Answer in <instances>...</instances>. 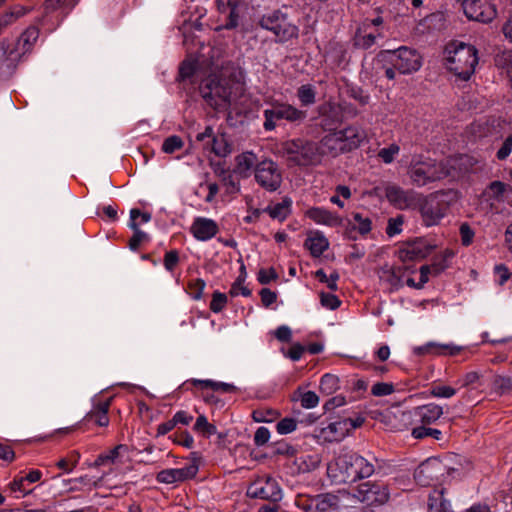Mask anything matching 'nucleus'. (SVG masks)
I'll return each mask as SVG.
<instances>
[{
  "label": "nucleus",
  "mask_w": 512,
  "mask_h": 512,
  "mask_svg": "<svg viewBox=\"0 0 512 512\" xmlns=\"http://www.w3.org/2000/svg\"><path fill=\"white\" fill-rule=\"evenodd\" d=\"M405 218L403 215H398L393 218H389L387 227H386V234L389 237H394L402 232V226L404 224Z\"/></svg>",
  "instance_id": "obj_48"
},
{
  "label": "nucleus",
  "mask_w": 512,
  "mask_h": 512,
  "mask_svg": "<svg viewBox=\"0 0 512 512\" xmlns=\"http://www.w3.org/2000/svg\"><path fill=\"white\" fill-rule=\"evenodd\" d=\"M242 274L236 279V281L232 284L229 294L232 297H236L239 294L244 297H249L251 295V290L245 286H243V282L245 281V266L241 267Z\"/></svg>",
  "instance_id": "obj_42"
},
{
  "label": "nucleus",
  "mask_w": 512,
  "mask_h": 512,
  "mask_svg": "<svg viewBox=\"0 0 512 512\" xmlns=\"http://www.w3.org/2000/svg\"><path fill=\"white\" fill-rule=\"evenodd\" d=\"M222 181L228 194H236L240 191V181L233 174L224 176Z\"/></svg>",
  "instance_id": "obj_60"
},
{
  "label": "nucleus",
  "mask_w": 512,
  "mask_h": 512,
  "mask_svg": "<svg viewBox=\"0 0 512 512\" xmlns=\"http://www.w3.org/2000/svg\"><path fill=\"white\" fill-rule=\"evenodd\" d=\"M395 391L392 383L378 382L372 386L371 393L376 397L388 396Z\"/></svg>",
  "instance_id": "obj_59"
},
{
  "label": "nucleus",
  "mask_w": 512,
  "mask_h": 512,
  "mask_svg": "<svg viewBox=\"0 0 512 512\" xmlns=\"http://www.w3.org/2000/svg\"><path fill=\"white\" fill-rule=\"evenodd\" d=\"M317 90L312 84H303L297 88L296 97L301 107H310L316 103Z\"/></svg>",
  "instance_id": "obj_31"
},
{
  "label": "nucleus",
  "mask_w": 512,
  "mask_h": 512,
  "mask_svg": "<svg viewBox=\"0 0 512 512\" xmlns=\"http://www.w3.org/2000/svg\"><path fill=\"white\" fill-rule=\"evenodd\" d=\"M26 483L27 482L23 476H15L13 481L9 483L8 487L12 493L19 492L25 496L32 492V489L27 488Z\"/></svg>",
  "instance_id": "obj_52"
},
{
  "label": "nucleus",
  "mask_w": 512,
  "mask_h": 512,
  "mask_svg": "<svg viewBox=\"0 0 512 512\" xmlns=\"http://www.w3.org/2000/svg\"><path fill=\"white\" fill-rule=\"evenodd\" d=\"M227 304V295L225 293L215 291L212 294L210 302V310L214 313H220Z\"/></svg>",
  "instance_id": "obj_50"
},
{
  "label": "nucleus",
  "mask_w": 512,
  "mask_h": 512,
  "mask_svg": "<svg viewBox=\"0 0 512 512\" xmlns=\"http://www.w3.org/2000/svg\"><path fill=\"white\" fill-rule=\"evenodd\" d=\"M408 175L415 186L423 187L447 178L450 171L444 162H437L429 157L415 155L409 164Z\"/></svg>",
  "instance_id": "obj_5"
},
{
  "label": "nucleus",
  "mask_w": 512,
  "mask_h": 512,
  "mask_svg": "<svg viewBox=\"0 0 512 512\" xmlns=\"http://www.w3.org/2000/svg\"><path fill=\"white\" fill-rule=\"evenodd\" d=\"M0 50L3 51V59L0 62V70L4 71L5 68L8 72H13L20 59V53L17 49H10L9 43L6 39L0 41Z\"/></svg>",
  "instance_id": "obj_28"
},
{
  "label": "nucleus",
  "mask_w": 512,
  "mask_h": 512,
  "mask_svg": "<svg viewBox=\"0 0 512 512\" xmlns=\"http://www.w3.org/2000/svg\"><path fill=\"white\" fill-rule=\"evenodd\" d=\"M280 416V413L272 408H258L253 411L252 417L256 422H273Z\"/></svg>",
  "instance_id": "obj_41"
},
{
  "label": "nucleus",
  "mask_w": 512,
  "mask_h": 512,
  "mask_svg": "<svg viewBox=\"0 0 512 512\" xmlns=\"http://www.w3.org/2000/svg\"><path fill=\"white\" fill-rule=\"evenodd\" d=\"M282 149L288 161L297 166L317 165L323 157L318 142L301 138L284 142Z\"/></svg>",
  "instance_id": "obj_8"
},
{
  "label": "nucleus",
  "mask_w": 512,
  "mask_h": 512,
  "mask_svg": "<svg viewBox=\"0 0 512 512\" xmlns=\"http://www.w3.org/2000/svg\"><path fill=\"white\" fill-rule=\"evenodd\" d=\"M381 33L378 29L372 30L370 25H367V20L363 22V24L357 29L354 36V45L361 49H369L374 44H376V40L381 37Z\"/></svg>",
  "instance_id": "obj_24"
},
{
  "label": "nucleus",
  "mask_w": 512,
  "mask_h": 512,
  "mask_svg": "<svg viewBox=\"0 0 512 512\" xmlns=\"http://www.w3.org/2000/svg\"><path fill=\"white\" fill-rule=\"evenodd\" d=\"M188 385H193L195 387H199L202 390L211 389L213 391H220L222 393H231L236 391V387L233 384L224 383V382H216L213 380H200V379H190L183 383V387L188 389Z\"/></svg>",
  "instance_id": "obj_27"
},
{
  "label": "nucleus",
  "mask_w": 512,
  "mask_h": 512,
  "mask_svg": "<svg viewBox=\"0 0 512 512\" xmlns=\"http://www.w3.org/2000/svg\"><path fill=\"white\" fill-rule=\"evenodd\" d=\"M217 12L225 17L223 28L236 29L241 21L247 5L243 0H214Z\"/></svg>",
  "instance_id": "obj_14"
},
{
  "label": "nucleus",
  "mask_w": 512,
  "mask_h": 512,
  "mask_svg": "<svg viewBox=\"0 0 512 512\" xmlns=\"http://www.w3.org/2000/svg\"><path fill=\"white\" fill-rule=\"evenodd\" d=\"M86 422H93L100 427H107L109 425V417L106 414L92 410L88 412L84 418Z\"/></svg>",
  "instance_id": "obj_55"
},
{
  "label": "nucleus",
  "mask_w": 512,
  "mask_h": 512,
  "mask_svg": "<svg viewBox=\"0 0 512 512\" xmlns=\"http://www.w3.org/2000/svg\"><path fill=\"white\" fill-rule=\"evenodd\" d=\"M184 146V142L181 137L177 135H171L167 137L162 144V151L167 154H172L177 150H180Z\"/></svg>",
  "instance_id": "obj_47"
},
{
  "label": "nucleus",
  "mask_w": 512,
  "mask_h": 512,
  "mask_svg": "<svg viewBox=\"0 0 512 512\" xmlns=\"http://www.w3.org/2000/svg\"><path fill=\"white\" fill-rule=\"evenodd\" d=\"M206 283L203 279L197 278L190 280L187 285V293L194 300H200L203 295Z\"/></svg>",
  "instance_id": "obj_46"
},
{
  "label": "nucleus",
  "mask_w": 512,
  "mask_h": 512,
  "mask_svg": "<svg viewBox=\"0 0 512 512\" xmlns=\"http://www.w3.org/2000/svg\"><path fill=\"white\" fill-rule=\"evenodd\" d=\"M297 424H298V422L296 419L286 417V418L281 419L276 424V430L279 434L286 435V434H289V433H292L293 431H295L297 428Z\"/></svg>",
  "instance_id": "obj_51"
},
{
  "label": "nucleus",
  "mask_w": 512,
  "mask_h": 512,
  "mask_svg": "<svg viewBox=\"0 0 512 512\" xmlns=\"http://www.w3.org/2000/svg\"><path fill=\"white\" fill-rule=\"evenodd\" d=\"M126 446L119 444L109 451L103 452L97 456L93 463V467H100L107 464H113L120 456V451L125 450Z\"/></svg>",
  "instance_id": "obj_34"
},
{
  "label": "nucleus",
  "mask_w": 512,
  "mask_h": 512,
  "mask_svg": "<svg viewBox=\"0 0 512 512\" xmlns=\"http://www.w3.org/2000/svg\"><path fill=\"white\" fill-rule=\"evenodd\" d=\"M260 161L252 151L243 152L235 157L234 172L241 178H248L254 174V169Z\"/></svg>",
  "instance_id": "obj_21"
},
{
  "label": "nucleus",
  "mask_w": 512,
  "mask_h": 512,
  "mask_svg": "<svg viewBox=\"0 0 512 512\" xmlns=\"http://www.w3.org/2000/svg\"><path fill=\"white\" fill-rule=\"evenodd\" d=\"M306 216L317 224L337 227L342 224V218L323 207H312L306 212Z\"/></svg>",
  "instance_id": "obj_23"
},
{
  "label": "nucleus",
  "mask_w": 512,
  "mask_h": 512,
  "mask_svg": "<svg viewBox=\"0 0 512 512\" xmlns=\"http://www.w3.org/2000/svg\"><path fill=\"white\" fill-rule=\"evenodd\" d=\"M495 66L506 73L512 86V50H503L494 57Z\"/></svg>",
  "instance_id": "obj_33"
},
{
  "label": "nucleus",
  "mask_w": 512,
  "mask_h": 512,
  "mask_svg": "<svg viewBox=\"0 0 512 512\" xmlns=\"http://www.w3.org/2000/svg\"><path fill=\"white\" fill-rule=\"evenodd\" d=\"M355 222L356 229L362 236H366L372 230V221L369 217H364L361 213L355 212L352 214Z\"/></svg>",
  "instance_id": "obj_44"
},
{
  "label": "nucleus",
  "mask_w": 512,
  "mask_h": 512,
  "mask_svg": "<svg viewBox=\"0 0 512 512\" xmlns=\"http://www.w3.org/2000/svg\"><path fill=\"white\" fill-rule=\"evenodd\" d=\"M193 429L206 438H209L217 433L216 426L209 423L206 416L204 415H199L197 417Z\"/></svg>",
  "instance_id": "obj_38"
},
{
  "label": "nucleus",
  "mask_w": 512,
  "mask_h": 512,
  "mask_svg": "<svg viewBox=\"0 0 512 512\" xmlns=\"http://www.w3.org/2000/svg\"><path fill=\"white\" fill-rule=\"evenodd\" d=\"M80 0H45L44 10L46 13L54 12L57 9H62L68 14Z\"/></svg>",
  "instance_id": "obj_36"
},
{
  "label": "nucleus",
  "mask_w": 512,
  "mask_h": 512,
  "mask_svg": "<svg viewBox=\"0 0 512 512\" xmlns=\"http://www.w3.org/2000/svg\"><path fill=\"white\" fill-rule=\"evenodd\" d=\"M206 139L209 140L208 142H211V151L216 156L225 157L231 152L230 146L222 136L217 137L213 135V128L211 126H207L203 132L196 135V140L199 142H204Z\"/></svg>",
  "instance_id": "obj_20"
},
{
  "label": "nucleus",
  "mask_w": 512,
  "mask_h": 512,
  "mask_svg": "<svg viewBox=\"0 0 512 512\" xmlns=\"http://www.w3.org/2000/svg\"><path fill=\"white\" fill-rule=\"evenodd\" d=\"M454 256L451 250H445V252L434 259L429 265L431 267L432 276H438L449 267L448 260Z\"/></svg>",
  "instance_id": "obj_39"
},
{
  "label": "nucleus",
  "mask_w": 512,
  "mask_h": 512,
  "mask_svg": "<svg viewBox=\"0 0 512 512\" xmlns=\"http://www.w3.org/2000/svg\"><path fill=\"white\" fill-rule=\"evenodd\" d=\"M339 388V378L332 374H325L320 380V390L326 395H330Z\"/></svg>",
  "instance_id": "obj_43"
},
{
  "label": "nucleus",
  "mask_w": 512,
  "mask_h": 512,
  "mask_svg": "<svg viewBox=\"0 0 512 512\" xmlns=\"http://www.w3.org/2000/svg\"><path fill=\"white\" fill-rule=\"evenodd\" d=\"M378 60L382 63L385 77L389 80L396 78V72L404 75L412 74L422 66L420 53L416 49L406 46L382 51L378 55Z\"/></svg>",
  "instance_id": "obj_3"
},
{
  "label": "nucleus",
  "mask_w": 512,
  "mask_h": 512,
  "mask_svg": "<svg viewBox=\"0 0 512 512\" xmlns=\"http://www.w3.org/2000/svg\"><path fill=\"white\" fill-rule=\"evenodd\" d=\"M315 278L318 279L319 282L327 284V287L331 291L338 290L337 281L339 280V273L334 271L328 277L323 269H319L315 272Z\"/></svg>",
  "instance_id": "obj_45"
},
{
  "label": "nucleus",
  "mask_w": 512,
  "mask_h": 512,
  "mask_svg": "<svg viewBox=\"0 0 512 512\" xmlns=\"http://www.w3.org/2000/svg\"><path fill=\"white\" fill-rule=\"evenodd\" d=\"M335 464L344 474L345 480L355 481L368 478L375 471V466L372 462L352 451L341 453L337 457Z\"/></svg>",
  "instance_id": "obj_10"
},
{
  "label": "nucleus",
  "mask_w": 512,
  "mask_h": 512,
  "mask_svg": "<svg viewBox=\"0 0 512 512\" xmlns=\"http://www.w3.org/2000/svg\"><path fill=\"white\" fill-rule=\"evenodd\" d=\"M353 496L360 502L369 505H383L389 500L390 492L388 486L382 482L366 481L354 489Z\"/></svg>",
  "instance_id": "obj_13"
},
{
  "label": "nucleus",
  "mask_w": 512,
  "mask_h": 512,
  "mask_svg": "<svg viewBox=\"0 0 512 512\" xmlns=\"http://www.w3.org/2000/svg\"><path fill=\"white\" fill-rule=\"evenodd\" d=\"M385 196L399 210H415L420 193L414 190H405L398 185H388L385 188Z\"/></svg>",
  "instance_id": "obj_17"
},
{
  "label": "nucleus",
  "mask_w": 512,
  "mask_h": 512,
  "mask_svg": "<svg viewBox=\"0 0 512 512\" xmlns=\"http://www.w3.org/2000/svg\"><path fill=\"white\" fill-rule=\"evenodd\" d=\"M304 247L313 257H320L328 249L329 241L323 234L316 232L305 240Z\"/></svg>",
  "instance_id": "obj_29"
},
{
  "label": "nucleus",
  "mask_w": 512,
  "mask_h": 512,
  "mask_svg": "<svg viewBox=\"0 0 512 512\" xmlns=\"http://www.w3.org/2000/svg\"><path fill=\"white\" fill-rule=\"evenodd\" d=\"M512 152V133L506 137L503 141L501 147L496 152V157L498 160L503 161L506 160Z\"/></svg>",
  "instance_id": "obj_62"
},
{
  "label": "nucleus",
  "mask_w": 512,
  "mask_h": 512,
  "mask_svg": "<svg viewBox=\"0 0 512 512\" xmlns=\"http://www.w3.org/2000/svg\"><path fill=\"white\" fill-rule=\"evenodd\" d=\"M39 37V29L36 26L28 27L18 38L17 44L21 46L22 53L29 52Z\"/></svg>",
  "instance_id": "obj_32"
},
{
  "label": "nucleus",
  "mask_w": 512,
  "mask_h": 512,
  "mask_svg": "<svg viewBox=\"0 0 512 512\" xmlns=\"http://www.w3.org/2000/svg\"><path fill=\"white\" fill-rule=\"evenodd\" d=\"M431 463H423L421 464L415 472V478H417L422 485L426 486L430 484V480L433 479V476L430 473Z\"/></svg>",
  "instance_id": "obj_54"
},
{
  "label": "nucleus",
  "mask_w": 512,
  "mask_h": 512,
  "mask_svg": "<svg viewBox=\"0 0 512 512\" xmlns=\"http://www.w3.org/2000/svg\"><path fill=\"white\" fill-rule=\"evenodd\" d=\"M457 198V192L453 189L438 190L428 195L420 193L416 209L420 213L422 225L425 227L439 225L448 215Z\"/></svg>",
  "instance_id": "obj_2"
},
{
  "label": "nucleus",
  "mask_w": 512,
  "mask_h": 512,
  "mask_svg": "<svg viewBox=\"0 0 512 512\" xmlns=\"http://www.w3.org/2000/svg\"><path fill=\"white\" fill-rule=\"evenodd\" d=\"M430 394L437 398H451L456 394V389L445 385H433Z\"/></svg>",
  "instance_id": "obj_57"
},
{
  "label": "nucleus",
  "mask_w": 512,
  "mask_h": 512,
  "mask_svg": "<svg viewBox=\"0 0 512 512\" xmlns=\"http://www.w3.org/2000/svg\"><path fill=\"white\" fill-rule=\"evenodd\" d=\"M292 201L290 198L285 197L281 202L275 205H269L263 212L267 213L272 219L283 222L291 213Z\"/></svg>",
  "instance_id": "obj_30"
},
{
  "label": "nucleus",
  "mask_w": 512,
  "mask_h": 512,
  "mask_svg": "<svg viewBox=\"0 0 512 512\" xmlns=\"http://www.w3.org/2000/svg\"><path fill=\"white\" fill-rule=\"evenodd\" d=\"M462 348L454 344H438L435 342H428L425 345L414 348V354L418 356L423 355H450L455 356L461 352Z\"/></svg>",
  "instance_id": "obj_22"
},
{
  "label": "nucleus",
  "mask_w": 512,
  "mask_h": 512,
  "mask_svg": "<svg viewBox=\"0 0 512 512\" xmlns=\"http://www.w3.org/2000/svg\"><path fill=\"white\" fill-rule=\"evenodd\" d=\"M253 176L256 184L267 192L277 191L283 181L279 165L270 158H264L259 162Z\"/></svg>",
  "instance_id": "obj_11"
},
{
  "label": "nucleus",
  "mask_w": 512,
  "mask_h": 512,
  "mask_svg": "<svg viewBox=\"0 0 512 512\" xmlns=\"http://www.w3.org/2000/svg\"><path fill=\"white\" fill-rule=\"evenodd\" d=\"M319 397L313 391H307L301 396V406L306 409L314 408L318 405Z\"/></svg>",
  "instance_id": "obj_64"
},
{
  "label": "nucleus",
  "mask_w": 512,
  "mask_h": 512,
  "mask_svg": "<svg viewBox=\"0 0 512 512\" xmlns=\"http://www.w3.org/2000/svg\"><path fill=\"white\" fill-rule=\"evenodd\" d=\"M435 249V246L423 237L403 243L398 250V258L402 262H410L425 259Z\"/></svg>",
  "instance_id": "obj_16"
},
{
  "label": "nucleus",
  "mask_w": 512,
  "mask_h": 512,
  "mask_svg": "<svg viewBox=\"0 0 512 512\" xmlns=\"http://www.w3.org/2000/svg\"><path fill=\"white\" fill-rule=\"evenodd\" d=\"M257 24L271 32L278 43L284 44L299 38V25L285 6L266 12L259 17Z\"/></svg>",
  "instance_id": "obj_4"
},
{
  "label": "nucleus",
  "mask_w": 512,
  "mask_h": 512,
  "mask_svg": "<svg viewBox=\"0 0 512 512\" xmlns=\"http://www.w3.org/2000/svg\"><path fill=\"white\" fill-rule=\"evenodd\" d=\"M175 444L186 448H192L194 439L188 431H180L169 437Z\"/></svg>",
  "instance_id": "obj_53"
},
{
  "label": "nucleus",
  "mask_w": 512,
  "mask_h": 512,
  "mask_svg": "<svg viewBox=\"0 0 512 512\" xmlns=\"http://www.w3.org/2000/svg\"><path fill=\"white\" fill-rule=\"evenodd\" d=\"M235 85L230 79L210 75L201 82L199 91L208 106L220 111L230 105Z\"/></svg>",
  "instance_id": "obj_6"
},
{
  "label": "nucleus",
  "mask_w": 512,
  "mask_h": 512,
  "mask_svg": "<svg viewBox=\"0 0 512 512\" xmlns=\"http://www.w3.org/2000/svg\"><path fill=\"white\" fill-rule=\"evenodd\" d=\"M321 305L325 308L335 310L341 305V300L334 294L321 292L320 293Z\"/></svg>",
  "instance_id": "obj_58"
},
{
  "label": "nucleus",
  "mask_w": 512,
  "mask_h": 512,
  "mask_svg": "<svg viewBox=\"0 0 512 512\" xmlns=\"http://www.w3.org/2000/svg\"><path fill=\"white\" fill-rule=\"evenodd\" d=\"M278 278V274L274 268H262L258 272L257 280L260 284H269L271 281H274Z\"/></svg>",
  "instance_id": "obj_63"
},
{
  "label": "nucleus",
  "mask_w": 512,
  "mask_h": 512,
  "mask_svg": "<svg viewBox=\"0 0 512 512\" xmlns=\"http://www.w3.org/2000/svg\"><path fill=\"white\" fill-rule=\"evenodd\" d=\"M461 243L463 246L472 244L475 233L468 223H462L459 228Z\"/></svg>",
  "instance_id": "obj_61"
},
{
  "label": "nucleus",
  "mask_w": 512,
  "mask_h": 512,
  "mask_svg": "<svg viewBox=\"0 0 512 512\" xmlns=\"http://www.w3.org/2000/svg\"><path fill=\"white\" fill-rule=\"evenodd\" d=\"M190 233L196 240L206 242L219 233V226L218 223L211 218L198 216L194 218L190 226Z\"/></svg>",
  "instance_id": "obj_19"
},
{
  "label": "nucleus",
  "mask_w": 512,
  "mask_h": 512,
  "mask_svg": "<svg viewBox=\"0 0 512 512\" xmlns=\"http://www.w3.org/2000/svg\"><path fill=\"white\" fill-rule=\"evenodd\" d=\"M428 425H421L412 429L411 435L415 439H424L426 437H432L435 440H441L443 437L442 432L436 428L427 427Z\"/></svg>",
  "instance_id": "obj_40"
},
{
  "label": "nucleus",
  "mask_w": 512,
  "mask_h": 512,
  "mask_svg": "<svg viewBox=\"0 0 512 512\" xmlns=\"http://www.w3.org/2000/svg\"><path fill=\"white\" fill-rule=\"evenodd\" d=\"M199 466L195 460L188 462L181 468H170L159 471L156 480L163 484H174L192 479L196 476Z\"/></svg>",
  "instance_id": "obj_18"
},
{
  "label": "nucleus",
  "mask_w": 512,
  "mask_h": 512,
  "mask_svg": "<svg viewBox=\"0 0 512 512\" xmlns=\"http://www.w3.org/2000/svg\"><path fill=\"white\" fill-rule=\"evenodd\" d=\"M320 125L327 132L318 142L323 156L336 157L356 150L367 137L365 130L355 124L333 129L328 119L322 118Z\"/></svg>",
  "instance_id": "obj_1"
},
{
  "label": "nucleus",
  "mask_w": 512,
  "mask_h": 512,
  "mask_svg": "<svg viewBox=\"0 0 512 512\" xmlns=\"http://www.w3.org/2000/svg\"><path fill=\"white\" fill-rule=\"evenodd\" d=\"M446 66L457 78L468 81L475 72L478 64L477 49L465 43H460L453 49L446 48Z\"/></svg>",
  "instance_id": "obj_7"
},
{
  "label": "nucleus",
  "mask_w": 512,
  "mask_h": 512,
  "mask_svg": "<svg viewBox=\"0 0 512 512\" xmlns=\"http://www.w3.org/2000/svg\"><path fill=\"white\" fill-rule=\"evenodd\" d=\"M247 496L272 503H278L283 497L279 483L269 475L257 476L248 486Z\"/></svg>",
  "instance_id": "obj_12"
},
{
  "label": "nucleus",
  "mask_w": 512,
  "mask_h": 512,
  "mask_svg": "<svg viewBox=\"0 0 512 512\" xmlns=\"http://www.w3.org/2000/svg\"><path fill=\"white\" fill-rule=\"evenodd\" d=\"M263 117L264 130L273 131L282 120L296 125L303 123L307 118V112L288 102L274 100L263 111Z\"/></svg>",
  "instance_id": "obj_9"
},
{
  "label": "nucleus",
  "mask_w": 512,
  "mask_h": 512,
  "mask_svg": "<svg viewBox=\"0 0 512 512\" xmlns=\"http://www.w3.org/2000/svg\"><path fill=\"white\" fill-rule=\"evenodd\" d=\"M462 7L466 17L473 21L490 23L497 16L496 6L490 0H465Z\"/></svg>",
  "instance_id": "obj_15"
},
{
  "label": "nucleus",
  "mask_w": 512,
  "mask_h": 512,
  "mask_svg": "<svg viewBox=\"0 0 512 512\" xmlns=\"http://www.w3.org/2000/svg\"><path fill=\"white\" fill-rule=\"evenodd\" d=\"M399 145L392 143L388 147L382 148L378 151V157L385 163L390 164L394 161L396 155L399 154Z\"/></svg>",
  "instance_id": "obj_49"
},
{
  "label": "nucleus",
  "mask_w": 512,
  "mask_h": 512,
  "mask_svg": "<svg viewBox=\"0 0 512 512\" xmlns=\"http://www.w3.org/2000/svg\"><path fill=\"white\" fill-rule=\"evenodd\" d=\"M129 227L133 230V235L128 242V246L132 251H137L143 242L150 240L149 235L139 228V223H129Z\"/></svg>",
  "instance_id": "obj_35"
},
{
  "label": "nucleus",
  "mask_w": 512,
  "mask_h": 512,
  "mask_svg": "<svg viewBox=\"0 0 512 512\" xmlns=\"http://www.w3.org/2000/svg\"><path fill=\"white\" fill-rule=\"evenodd\" d=\"M80 460V454L79 452L73 450L67 454L66 457L60 458L56 463L55 466L62 470L64 473H71L74 468L77 466L78 462Z\"/></svg>",
  "instance_id": "obj_37"
},
{
  "label": "nucleus",
  "mask_w": 512,
  "mask_h": 512,
  "mask_svg": "<svg viewBox=\"0 0 512 512\" xmlns=\"http://www.w3.org/2000/svg\"><path fill=\"white\" fill-rule=\"evenodd\" d=\"M315 509L319 512H346L347 506L342 504L338 495L325 493L316 496Z\"/></svg>",
  "instance_id": "obj_25"
},
{
  "label": "nucleus",
  "mask_w": 512,
  "mask_h": 512,
  "mask_svg": "<svg viewBox=\"0 0 512 512\" xmlns=\"http://www.w3.org/2000/svg\"><path fill=\"white\" fill-rule=\"evenodd\" d=\"M414 414L422 425H431L443 415V408L436 403H428L415 408Z\"/></svg>",
  "instance_id": "obj_26"
},
{
  "label": "nucleus",
  "mask_w": 512,
  "mask_h": 512,
  "mask_svg": "<svg viewBox=\"0 0 512 512\" xmlns=\"http://www.w3.org/2000/svg\"><path fill=\"white\" fill-rule=\"evenodd\" d=\"M179 252L178 250H170L167 251L164 255L163 264L167 271L173 272L177 265L179 264Z\"/></svg>",
  "instance_id": "obj_56"
}]
</instances>
